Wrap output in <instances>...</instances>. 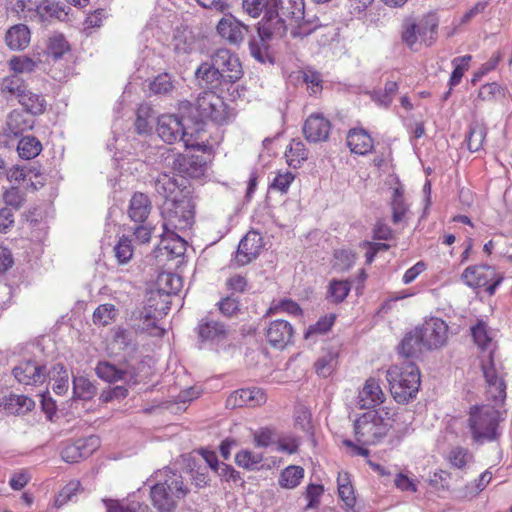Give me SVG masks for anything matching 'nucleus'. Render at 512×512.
<instances>
[{"label": "nucleus", "mask_w": 512, "mask_h": 512, "mask_svg": "<svg viewBox=\"0 0 512 512\" xmlns=\"http://www.w3.org/2000/svg\"><path fill=\"white\" fill-rule=\"evenodd\" d=\"M150 496L154 507L159 512H173L179 500L189 493V487L182 475L165 468L152 475Z\"/></svg>", "instance_id": "1"}, {"label": "nucleus", "mask_w": 512, "mask_h": 512, "mask_svg": "<svg viewBox=\"0 0 512 512\" xmlns=\"http://www.w3.org/2000/svg\"><path fill=\"white\" fill-rule=\"evenodd\" d=\"M390 392L398 403L414 398L420 386V371L413 362L391 366L386 372Z\"/></svg>", "instance_id": "2"}, {"label": "nucleus", "mask_w": 512, "mask_h": 512, "mask_svg": "<svg viewBox=\"0 0 512 512\" xmlns=\"http://www.w3.org/2000/svg\"><path fill=\"white\" fill-rule=\"evenodd\" d=\"M499 421L500 412L491 405L470 407L467 423L473 441L482 445L496 440L500 435Z\"/></svg>", "instance_id": "3"}, {"label": "nucleus", "mask_w": 512, "mask_h": 512, "mask_svg": "<svg viewBox=\"0 0 512 512\" xmlns=\"http://www.w3.org/2000/svg\"><path fill=\"white\" fill-rule=\"evenodd\" d=\"M161 214L164 231H184L194 223V203L188 195L174 197L163 202Z\"/></svg>", "instance_id": "4"}, {"label": "nucleus", "mask_w": 512, "mask_h": 512, "mask_svg": "<svg viewBox=\"0 0 512 512\" xmlns=\"http://www.w3.org/2000/svg\"><path fill=\"white\" fill-rule=\"evenodd\" d=\"M390 426L378 412H365L354 422L356 441L363 446L375 445L386 436Z\"/></svg>", "instance_id": "5"}, {"label": "nucleus", "mask_w": 512, "mask_h": 512, "mask_svg": "<svg viewBox=\"0 0 512 512\" xmlns=\"http://www.w3.org/2000/svg\"><path fill=\"white\" fill-rule=\"evenodd\" d=\"M156 131L159 137L168 144L181 140L187 148L191 147L204 151L207 147L205 144L194 143L188 138L187 129L182 119L177 115L165 114L158 117Z\"/></svg>", "instance_id": "6"}, {"label": "nucleus", "mask_w": 512, "mask_h": 512, "mask_svg": "<svg viewBox=\"0 0 512 512\" xmlns=\"http://www.w3.org/2000/svg\"><path fill=\"white\" fill-rule=\"evenodd\" d=\"M481 367L487 384V398L496 404L503 403L506 399V383L502 364L496 363L490 353L487 359L482 360Z\"/></svg>", "instance_id": "7"}, {"label": "nucleus", "mask_w": 512, "mask_h": 512, "mask_svg": "<svg viewBox=\"0 0 512 512\" xmlns=\"http://www.w3.org/2000/svg\"><path fill=\"white\" fill-rule=\"evenodd\" d=\"M194 106L201 119H210L220 125L226 123L231 116L223 98L213 91H205L199 94Z\"/></svg>", "instance_id": "8"}, {"label": "nucleus", "mask_w": 512, "mask_h": 512, "mask_svg": "<svg viewBox=\"0 0 512 512\" xmlns=\"http://www.w3.org/2000/svg\"><path fill=\"white\" fill-rule=\"evenodd\" d=\"M461 279L470 288H485L489 295H493L503 281V277L496 272L495 268L486 264L467 267Z\"/></svg>", "instance_id": "9"}, {"label": "nucleus", "mask_w": 512, "mask_h": 512, "mask_svg": "<svg viewBox=\"0 0 512 512\" xmlns=\"http://www.w3.org/2000/svg\"><path fill=\"white\" fill-rule=\"evenodd\" d=\"M199 348L221 346L225 344L229 330L227 326L214 319L212 315H207L200 319L196 327Z\"/></svg>", "instance_id": "10"}, {"label": "nucleus", "mask_w": 512, "mask_h": 512, "mask_svg": "<svg viewBox=\"0 0 512 512\" xmlns=\"http://www.w3.org/2000/svg\"><path fill=\"white\" fill-rule=\"evenodd\" d=\"M417 328L426 344V350L438 349L446 344L448 325L441 318L432 317L427 319Z\"/></svg>", "instance_id": "11"}, {"label": "nucleus", "mask_w": 512, "mask_h": 512, "mask_svg": "<svg viewBox=\"0 0 512 512\" xmlns=\"http://www.w3.org/2000/svg\"><path fill=\"white\" fill-rule=\"evenodd\" d=\"M170 297L158 291L152 292L148 298L145 307L144 324L145 328H155L159 330V334H163L164 330L158 328L156 322L167 315L170 310Z\"/></svg>", "instance_id": "12"}, {"label": "nucleus", "mask_w": 512, "mask_h": 512, "mask_svg": "<svg viewBox=\"0 0 512 512\" xmlns=\"http://www.w3.org/2000/svg\"><path fill=\"white\" fill-rule=\"evenodd\" d=\"M216 69H219L225 82L230 84L238 81L242 75V67L238 57L228 49H219L211 57Z\"/></svg>", "instance_id": "13"}, {"label": "nucleus", "mask_w": 512, "mask_h": 512, "mask_svg": "<svg viewBox=\"0 0 512 512\" xmlns=\"http://www.w3.org/2000/svg\"><path fill=\"white\" fill-rule=\"evenodd\" d=\"M258 35L263 42L286 35L285 21L279 17L277 9L268 8L263 19L258 23Z\"/></svg>", "instance_id": "14"}, {"label": "nucleus", "mask_w": 512, "mask_h": 512, "mask_svg": "<svg viewBox=\"0 0 512 512\" xmlns=\"http://www.w3.org/2000/svg\"><path fill=\"white\" fill-rule=\"evenodd\" d=\"M154 188L165 199L164 201L182 195L190 196V191L186 187V179L180 176L160 174L155 180Z\"/></svg>", "instance_id": "15"}, {"label": "nucleus", "mask_w": 512, "mask_h": 512, "mask_svg": "<svg viewBox=\"0 0 512 512\" xmlns=\"http://www.w3.org/2000/svg\"><path fill=\"white\" fill-rule=\"evenodd\" d=\"M99 446V439L95 436L78 439L72 443H65L61 450V457L67 463H76L80 459L89 457Z\"/></svg>", "instance_id": "16"}, {"label": "nucleus", "mask_w": 512, "mask_h": 512, "mask_svg": "<svg viewBox=\"0 0 512 512\" xmlns=\"http://www.w3.org/2000/svg\"><path fill=\"white\" fill-rule=\"evenodd\" d=\"M13 375L21 384L38 385L45 382L48 373L45 365H41L36 361L26 360L20 362L13 369Z\"/></svg>", "instance_id": "17"}, {"label": "nucleus", "mask_w": 512, "mask_h": 512, "mask_svg": "<svg viewBox=\"0 0 512 512\" xmlns=\"http://www.w3.org/2000/svg\"><path fill=\"white\" fill-rule=\"evenodd\" d=\"M264 246L263 238L257 231H249L239 242L235 261L238 265H246L257 258Z\"/></svg>", "instance_id": "18"}, {"label": "nucleus", "mask_w": 512, "mask_h": 512, "mask_svg": "<svg viewBox=\"0 0 512 512\" xmlns=\"http://www.w3.org/2000/svg\"><path fill=\"white\" fill-rule=\"evenodd\" d=\"M173 168L181 173L182 177L198 179L207 170V162L203 156L193 154H179L173 160Z\"/></svg>", "instance_id": "19"}, {"label": "nucleus", "mask_w": 512, "mask_h": 512, "mask_svg": "<svg viewBox=\"0 0 512 512\" xmlns=\"http://www.w3.org/2000/svg\"><path fill=\"white\" fill-rule=\"evenodd\" d=\"M95 372L99 378L107 382L124 381L129 386L138 383V374L134 368L121 369L109 362L103 361L97 364Z\"/></svg>", "instance_id": "20"}, {"label": "nucleus", "mask_w": 512, "mask_h": 512, "mask_svg": "<svg viewBox=\"0 0 512 512\" xmlns=\"http://www.w3.org/2000/svg\"><path fill=\"white\" fill-rule=\"evenodd\" d=\"M217 33L230 44L239 45L249 31V27L233 15L223 17L216 27Z\"/></svg>", "instance_id": "21"}, {"label": "nucleus", "mask_w": 512, "mask_h": 512, "mask_svg": "<svg viewBox=\"0 0 512 512\" xmlns=\"http://www.w3.org/2000/svg\"><path fill=\"white\" fill-rule=\"evenodd\" d=\"M331 125L321 114L310 115L303 126V133L309 142L317 143L328 139Z\"/></svg>", "instance_id": "22"}, {"label": "nucleus", "mask_w": 512, "mask_h": 512, "mask_svg": "<svg viewBox=\"0 0 512 512\" xmlns=\"http://www.w3.org/2000/svg\"><path fill=\"white\" fill-rule=\"evenodd\" d=\"M293 328L291 324L282 319L272 321L266 331V338L268 343L275 347L282 349L292 339Z\"/></svg>", "instance_id": "23"}, {"label": "nucleus", "mask_w": 512, "mask_h": 512, "mask_svg": "<svg viewBox=\"0 0 512 512\" xmlns=\"http://www.w3.org/2000/svg\"><path fill=\"white\" fill-rule=\"evenodd\" d=\"M228 404L236 407V406H259L266 402V395L264 391L260 388H243L234 391L227 400Z\"/></svg>", "instance_id": "24"}, {"label": "nucleus", "mask_w": 512, "mask_h": 512, "mask_svg": "<svg viewBox=\"0 0 512 512\" xmlns=\"http://www.w3.org/2000/svg\"><path fill=\"white\" fill-rule=\"evenodd\" d=\"M384 400V393L374 378L368 379L358 395V405L361 409H370Z\"/></svg>", "instance_id": "25"}, {"label": "nucleus", "mask_w": 512, "mask_h": 512, "mask_svg": "<svg viewBox=\"0 0 512 512\" xmlns=\"http://www.w3.org/2000/svg\"><path fill=\"white\" fill-rule=\"evenodd\" d=\"M420 40L431 45L437 35L439 18L436 12L430 11L414 20Z\"/></svg>", "instance_id": "26"}, {"label": "nucleus", "mask_w": 512, "mask_h": 512, "mask_svg": "<svg viewBox=\"0 0 512 512\" xmlns=\"http://www.w3.org/2000/svg\"><path fill=\"white\" fill-rule=\"evenodd\" d=\"M31 40V32L25 24H16L10 27L5 34L6 45L14 51L26 49Z\"/></svg>", "instance_id": "27"}, {"label": "nucleus", "mask_w": 512, "mask_h": 512, "mask_svg": "<svg viewBox=\"0 0 512 512\" xmlns=\"http://www.w3.org/2000/svg\"><path fill=\"white\" fill-rule=\"evenodd\" d=\"M33 127V120L27 113L13 110L7 118L5 134L8 137H18L23 132Z\"/></svg>", "instance_id": "28"}, {"label": "nucleus", "mask_w": 512, "mask_h": 512, "mask_svg": "<svg viewBox=\"0 0 512 512\" xmlns=\"http://www.w3.org/2000/svg\"><path fill=\"white\" fill-rule=\"evenodd\" d=\"M424 350L426 344L417 327L408 332L399 345V353L406 358L417 357Z\"/></svg>", "instance_id": "29"}, {"label": "nucleus", "mask_w": 512, "mask_h": 512, "mask_svg": "<svg viewBox=\"0 0 512 512\" xmlns=\"http://www.w3.org/2000/svg\"><path fill=\"white\" fill-rule=\"evenodd\" d=\"M347 145L352 153L365 155L373 148V140L364 129H352L347 135Z\"/></svg>", "instance_id": "30"}, {"label": "nucleus", "mask_w": 512, "mask_h": 512, "mask_svg": "<svg viewBox=\"0 0 512 512\" xmlns=\"http://www.w3.org/2000/svg\"><path fill=\"white\" fill-rule=\"evenodd\" d=\"M151 211V202L147 195L135 193L129 203L128 215L134 222L143 223Z\"/></svg>", "instance_id": "31"}, {"label": "nucleus", "mask_w": 512, "mask_h": 512, "mask_svg": "<svg viewBox=\"0 0 512 512\" xmlns=\"http://www.w3.org/2000/svg\"><path fill=\"white\" fill-rule=\"evenodd\" d=\"M445 460L451 468L466 471L474 464V455L468 448L455 446L448 451Z\"/></svg>", "instance_id": "32"}, {"label": "nucleus", "mask_w": 512, "mask_h": 512, "mask_svg": "<svg viewBox=\"0 0 512 512\" xmlns=\"http://www.w3.org/2000/svg\"><path fill=\"white\" fill-rule=\"evenodd\" d=\"M37 9V22H46L52 19L63 20L68 15L65 6L53 0H40Z\"/></svg>", "instance_id": "33"}, {"label": "nucleus", "mask_w": 512, "mask_h": 512, "mask_svg": "<svg viewBox=\"0 0 512 512\" xmlns=\"http://www.w3.org/2000/svg\"><path fill=\"white\" fill-rule=\"evenodd\" d=\"M297 25L291 30V35L294 38H304L315 32L318 28L325 27L327 24L320 21L319 17L312 15L309 16L303 12V17L295 20Z\"/></svg>", "instance_id": "34"}, {"label": "nucleus", "mask_w": 512, "mask_h": 512, "mask_svg": "<svg viewBox=\"0 0 512 512\" xmlns=\"http://www.w3.org/2000/svg\"><path fill=\"white\" fill-rule=\"evenodd\" d=\"M19 104L23 106L26 112L33 115H40L45 111L46 100L42 94L34 93L28 87L24 93L19 94L17 99Z\"/></svg>", "instance_id": "35"}, {"label": "nucleus", "mask_w": 512, "mask_h": 512, "mask_svg": "<svg viewBox=\"0 0 512 512\" xmlns=\"http://www.w3.org/2000/svg\"><path fill=\"white\" fill-rule=\"evenodd\" d=\"M195 74L198 79L204 81L208 86L212 88L230 84L229 82L224 81L223 74H221L219 69H216V66H214V62L212 60L210 63L201 64L197 68Z\"/></svg>", "instance_id": "36"}, {"label": "nucleus", "mask_w": 512, "mask_h": 512, "mask_svg": "<svg viewBox=\"0 0 512 512\" xmlns=\"http://www.w3.org/2000/svg\"><path fill=\"white\" fill-rule=\"evenodd\" d=\"M390 206L393 223L398 224L403 221L408 211V205L404 198V187L402 185H398L394 188Z\"/></svg>", "instance_id": "37"}, {"label": "nucleus", "mask_w": 512, "mask_h": 512, "mask_svg": "<svg viewBox=\"0 0 512 512\" xmlns=\"http://www.w3.org/2000/svg\"><path fill=\"white\" fill-rule=\"evenodd\" d=\"M26 88L27 84L25 80L17 74L3 78L0 83V93L5 97L14 96L18 99L19 94L24 93Z\"/></svg>", "instance_id": "38"}, {"label": "nucleus", "mask_w": 512, "mask_h": 512, "mask_svg": "<svg viewBox=\"0 0 512 512\" xmlns=\"http://www.w3.org/2000/svg\"><path fill=\"white\" fill-rule=\"evenodd\" d=\"M73 399L89 401L97 392L96 386L84 376L73 377Z\"/></svg>", "instance_id": "39"}, {"label": "nucleus", "mask_w": 512, "mask_h": 512, "mask_svg": "<svg viewBox=\"0 0 512 512\" xmlns=\"http://www.w3.org/2000/svg\"><path fill=\"white\" fill-rule=\"evenodd\" d=\"M157 284V291L170 297L172 294L176 295L181 290L182 278L177 274L165 272L158 276Z\"/></svg>", "instance_id": "40"}, {"label": "nucleus", "mask_w": 512, "mask_h": 512, "mask_svg": "<svg viewBox=\"0 0 512 512\" xmlns=\"http://www.w3.org/2000/svg\"><path fill=\"white\" fill-rule=\"evenodd\" d=\"M304 469L301 466L290 465L282 470L279 477V485L285 489H294L302 481Z\"/></svg>", "instance_id": "41"}, {"label": "nucleus", "mask_w": 512, "mask_h": 512, "mask_svg": "<svg viewBox=\"0 0 512 512\" xmlns=\"http://www.w3.org/2000/svg\"><path fill=\"white\" fill-rule=\"evenodd\" d=\"M113 341L118 348L127 354H132L137 349L136 334L124 328H117L115 330Z\"/></svg>", "instance_id": "42"}, {"label": "nucleus", "mask_w": 512, "mask_h": 512, "mask_svg": "<svg viewBox=\"0 0 512 512\" xmlns=\"http://www.w3.org/2000/svg\"><path fill=\"white\" fill-rule=\"evenodd\" d=\"M337 483L339 497L344 502L347 508H353L356 503V498L348 473H339Z\"/></svg>", "instance_id": "43"}, {"label": "nucleus", "mask_w": 512, "mask_h": 512, "mask_svg": "<svg viewBox=\"0 0 512 512\" xmlns=\"http://www.w3.org/2000/svg\"><path fill=\"white\" fill-rule=\"evenodd\" d=\"M41 150V142L34 136L22 137L17 146L19 156L27 160L38 156Z\"/></svg>", "instance_id": "44"}, {"label": "nucleus", "mask_w": 512, "mask_h": 512, "mask_svg": "<svg viewBox=\"0 0 512 512\" xmlns=\"http://www.w3.org/2000/svg\"><path fill=\"white\" fill-rule=\"evenodd\" d=\"M163 236L162 243L164 244V248L171 255L179 257L185 253L186 242L176 233V230H171L170 232L164 231Z\"/></svg>", "instance_id": "45"}, {"label": "nucleus", "mask_w": 512, "mask_h": 512, "mask_svg": "<svg viewBox=\"0 0 512 512\" xmlns=\"http://www.w3.org/2000/svg\"><path fill=\"white\" fill-rule=\"evenodd\" d=\"M472 337L475 344L482 350L488 351V355L493 353L492 339L488 332V326L483 321H479L475 326L471 328ZM494 356V354H492Z\"/></svg>", "instance_id": "46"}, {"label": "nucleus", "mask_w": 512, "mask_h": 512, "mask_svg": "<svg viewBox=\"0 0 512 512\" xmlns=\"http://www.w3.org/2000/svg\"><path fill=\"white\" fill-rule=\"evenodd\" d=\"M107 512H148L149 508L146 504L137 501H128L126 503L118 500H103Z\"/></svg>", "instance_id": "47"}, {"label": "nucleus", "mask_w": 512, "mask_h": 512, "mask_svg": "<svg viewBox=\"0 0 512 512\" xmlns=\"http://www.w3.org/2000/svg\"><path fill=\"white\" fill-rule=\"evenodd\" d=\"M398 91V84L395 81H387L384 89L374 90L372 99L380 106L389 107Z\"/></svg>", "instance_id": "48"}, {"label": "nucleus", "mask_w": 512, "mask_h": 512, "mask_svg": "<svg viewBox=\"0 0 512 512\" xmlns=\"http://www.w3.org/2000/svg\"><path fill=\"white\" fill-rule=\"evenodd\" d=\"M277 11L287 18L298 20L299 17H303L305 11L304 0H281L277 5Z\"/></svg>", "instance_id": "49"}, {"label": "nucleus", "mask_w": 512, "mask_h": 512, "mask_svg": "<svg viewBox=\"0 0 512 512\" xmlns=\"http://www.w3.org/2000/svg\"><path fill=\"white\" fill-rule=\"evenodd\" d=\"M338 364V354L328 351L322 355L315 363L316 373L321 377H328L332 374Z\"/></svg>", "instance_id": "50"}, {"label": "nucleus", "mask_w": 512, "mask_h": 512, "mask_svg": "<svg viewBox=\"0 0 512 512\" xmlns=\"http://www.w3.org/2000/svg\"><path fill=\"white\" fill-rule=\"evenodd\" d=\"M69 48V44L62 34H54L48 38L46 53L54 59H60Z\"/></svg>", "instance_id": "51"}, {"label": "nucleus", "mask_w": 512, "mask_h": 512, "mask_svg": "<svg viewBox=\"0 0 512 512\" xmlns=\"http://www.w3.org/2000/svg\"><path fill=\"white\" fill-rule=\"evenodd\" d=\"M39 2L40 0H17L14 10L26 21H37Z\"/></svg>", "instance_id": "52"}, {"label": "nucleus", "mask_w": 512, "mask_h": 512, "mask_svg": "<svg viewBox=\"0 0 512 512\" xmlns=\"http://www.w3.org/2000/svg\"><path fill=\"white\" fill-rule=\"evenodd\" d=\"M492 479V473L488 470L480 474L479 478L468 483L462 490L461 496L464 498H473L483 491Z\"/></svg>", "instance_id": "53"}, {"label": "nucleus", "mask_w": 512, "mask_h": 512, "mask_svg": "<svg viewBox=\"0 0 512 512\" xmlns=\"http://www.w3.org/2000/svg\"><path fill=\"white\" fill-rule=\"evenodd\" d=\"M34 401L24 395H11L6 402L7 409L15 414H25L34 408Z\"/></svg>", "instance_id": "54"}, {"label": "nucleus", "mask_w": 512, "mask_h": 512, "mask_svg": "<svg viewBox=\"0 0 512 512\" xmlns=\"http://www.w3.org/2000/svg\"><path fill=\"white\" fill-rule=\"evenodd\" d=\"M350 289V282L345 280H333L329 284L327 297L332 303H340L347 297Z\"/></svg>", "instance_id": "55"}, {"label": "nucleus", "mask_w": 512, "mask_h": 512, "mask_svg": "<svg viewBox=\"0 0 512 512\" xmlns=\"http://www.w3.org/2000/svg\"><path fill=\"white\" fill-rule=\"evenodd\" d=\"M53 386L52 389L57 395H64L69 388V375L62 364H56L53 367Z\"/></svg>", "instance_id": "56"}, {"label": "nucleus", "mask_w": 512, "mask_h": 512, "mask_svg": "<svg viewBox=\"0 0 512 512\" xmlns=\"http://www.w3.org/2000/svg\"><path fill=\"white\" fill-rule=\"evenodd\" d=\"M471 59L472 57L470 55H464L461 57H456L452 60V65L454 69L449 79L450 89H452L454 86L460 83L464 73L469 68V62L471 61Z\"/></svg>", "instance_id": "57"}, {"label": "nucleus", "mask_w": 512, "mask_h": 512, "mask_svg": "<svg viewBox=\"0 0 512 512\" xmlns=\"http://www.w3.org/2000/svg\"><path fill=\"white\" fill-rule=\"evenodd\" d=\"M262 461V454L253 453L249 450H241L235 455L236 464L247 470L257 469Z\"/></svg>", "instance_id": "58"}, {"label": "nucleus", "mask_w": 512, "mask_h": 512, "mask_svg": "<svg viewBox=\"0 0 512 512\" xmlns=\"http://www.w3.org/2000/svg\"><path fill=\"white\" fill-rule=\"evenodd\" d=\"M153 117V109L148 104H142L137 109L135 129L139 134H144L152 129L150 118Z\"/></svg>", "instance_id": "59"}, {"label": "nucleus", "mask_w": 512, "mask_h": 512, "mask_svg": "<svg viewBox=\"0 0 512 512\" xmlns=\"http://www.w3.org/2000/svg\"><path fill=\"white\" fill-rule=\"evenodd\" d=\"M9 67L14 74H30L35 71L37 62L27 56H13L9 60Z\"/></svg>", "instance_id": "60"}, {"label": "nucleus", "mask_w": 512, "mask_h": 512, "mask_svg": "<svg viewBox=\"0 0 512 512\" xmlns=\"http://www.w3.org/2000/svg\"><path fill=\"white\" fill-rule=\"evenodd\" d=\"M486 137V129L481 125H473L470 127L467 138V146L471 152L479 151Z\"/></svg>", "instance_id": "61"}, {"label": "nucleus", "mask_w": 512, "mask_h": 512, "mask_svg": "<svg viewBox=\"0 0 512 512\" xmlns=\"http://www.w3.org/2000/svg\"><path fill=\"white\" fill-rule=\"evenodd\" d=\"M149 87L154 94L167 95L173 91L174 83L169 74L163 73L155 77Z\"/></svg>", "instance_id": "62"}, {"label": "nucleus", "mask_w": 512, "mask_h": 512, "mask_svg": "<svg viewBox=\"0 0 512 512\" xmlns=\"http://www.w3.org/2000/svg\"><path fill=\"white\" fill-rule=\"evenodd\" d=\"M289 165L296 167L302 161L307 159L308 152L301 141L293 140L290 143L289 150L286 152Z\"/></svg>", "instance_id": "63"}, {"label": "nucleus", "mask_w": 512, "mask_h": 512, "mask_svg": "<svg viewBox=\"0 0 512 512\" xmlns=\"http://www.w3.org/2000/svg\"><path fill=\"white\" fill-rule=\"evenodd\" d=\"M116 316V309L113 304H103L98 306L93 313V321L97 325L106 326Z\"/></svg>", "instance_id": "64"}]
</instances>
